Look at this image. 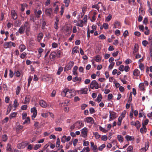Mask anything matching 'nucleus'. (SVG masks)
<instances>
[{"label": "nucleus", "mask_w": 152, "mask_h": 152, "mask_svg": "<svg viewBox=\"0 0 152 152\" xmlns=\"http://www.w3.org/2000/svg\"><path fill=\"white\" fill-rule=\"evenodd\" d=\"M88 88H90L92 89H97L99 88V84L96 80H94L91 82L90 85L88 86Z\"/></svg>", "instance_id": "2"}, {"label": "nucleus", "mask_w": 152, "mask_h": 152, "mask_svg": "<svg viewBox=\"0 0 152 152\" xmlns=\"http://www.w3.org/2000/svg\"><path fill=\"white\" fill-rule=\"evenodd\" d=\"M102 99V96L101 94H98L96 99V101L98 103L99 102L101 101Z\"/></svg>", "instance_id": "32"}, {"label": "nucleus", "mask_w": 152, "mask_h": 152, "mask_svg": "<svg viewBox=\"0 0 152 152\" xmlns=\"http://www.w3.org/2000/svg\"><path fill=\"white\" fill-rule=\"evenodd\" d=\"M75 94L74 91L68 88H65L61 92V94L63 97L66 96L69 98H71L75 95Z\"/></svg>", "instance_id": "1"}, {"label": "nucleus", "mask_w": 152, "mask_h": 152, "mask_svg": "<svg viewBox=\"0 0 152 152\" xmlns=\"http://www.w3.org/2000/svg\"><path fill=\"white\" fill-rule=\"evenodd\" d=\"M63 67L61 66L60 67L58 70L57 74L58 75H59L60 74L61 72L63 71Z\"/></svg>", "instance_id": "40"}, {"label": "nucleus", "mask_w": 152, "mask_h": 152, "mask_svg": "<svg viewBox=\"0 0 152 152\" xmlns=\"http://www.w3.org/2000/svg\"><path fill=\"white\" fill-rule=\"evenodd\" d=\"M58 46V44L56 42H53L52 44V47L54 48H55L57 47Z\"/></svg>", "instance_id": "59"}, {"label": "nucleus", "mask_w": 152, "mask_h": 152, "mask_svg": "<svg viewBox=\"0 0 152 152\" xmlns=\"http://www.w3.org/2000/svg\"><path fill=\"white\" fill-rule=\"evenodd\" d=\"M99 129L100 131L104 133H106L107 132V129H106L105 128H102L101 126H99Z\"/></svg>", "instance_id": "50"}, {"label": "nucleus", "mask_w": 152, "mask_h": 152, "mask_svg": "<svg viewBox=\"0 0 152 152\" xmlns=\"http://www.w3.org/2000/svg\"><path fill=\"white\" fill-rule=\"evenodd\" d=\"M23 26L24 27L25 29L30 28L29 24L28 21L25 22Z\"/></svg>", "instance_id": "23"}, {"label": "nucleus", "mask_w": 152, "mask_h": 152, "mask_svg": "<svg viewBox=\"0 0 152 152\" xmlns=\"http://www.w3.org/2000/svg\"><path fill=\"white\" fill-rule=\"evenodd\" d=\"M83 20H78L76 24V25L77 26L82 27L83 26Z\"/></svg>", "instance_id": "20"}, {"label": "nucleus", "mask_w": 152, "mask_h": 152, "mask_svg": "<svg viewBox=\"0 0 152 152\" xmlns=\"http://www.w3.org/2000/svg\"><path fill=\"white\" fill-rule=\"evenodd\" d=\"M19 48L20 49V51L22 52L26 48V47L23 44H21L19 46Z\"/></svg>", "instance_id": "24"}, {"label": "nucleus", "mask_w": 152, "mask_h": 152, "mask_svg": "<svg viewBox=\"0 0 152 152\" xmlns=\"http://www.w3.org/2000/svg\"><path fill=\"white\" fill-rule=\"evenodd\" d=\"M30 122V119L29 117H27L26 119L23 123V124H29Z\"/></svg>", "instance_id": "43"}, {"label": "nucleus", "mask_w": 152, "mask_h": 152, "mask_svg": "<svg viewBox=\"0 0 152 152\" xmlns=\"http://www.w3.org/2000/svg\"><path fill=\"white\" fill-rule=\"evenodd\" d=\"M39 104L41 107L43 108H46L48 106L47 104L43 100H41L40 101Z\"/></svg>", "instance_id": "14"}, {"label": "nucleus", "mask_w": 152, "mask_h": 152, "mask_svg": "<svg viewBox=\"0 0 152 152\" xmlns=\"http://www.w3.org/2000/svg\"><path fill=\"white\" fill-rule=\"evenodd\" d=\"M14 107L16 108L19 105V104L18 102V101L16 99H15L13 102V104Z\"/></svg>", "instance_id": "34"}, {"label": "nucleus", "mask_w": 152, "mask_h": 152, "mask_svg": "<svg viewBox=\"0 0 152 152\" xmlns=\"http://www.w3.org/2000/svg\"><path fill=\"white\" fill-rule=\"evenodd\" d=\"M101 4V2H99L97 4L95 5H93L92 6V7L93 8H94L96 9L98 11H99V9L100 8L99 7V6L98 4Z\"/></svg>", "instance_id": "30"}, {"label": "nucleus", "mask_w": 152, "mask_h": 152, "mask_svg": "<svg viewBox=\"0 0 152 152\" xmlns=\"http://www.w3.org/2000/svg\"><path fill=\"white\" fill-rule=\"evenodd\" d=\"M20 87L19 86H18L16 88V94L17 95H19L20 92Z\"/></svg>", "instance_id": "38"}, {"label": "nucleus", "mask_w": 152, "mask_h": 152, "mask_svg": "<svg viewBox=\"0 0 152 152\" xmlns=\"http://www.w3.org/2000/svg\"><path fill=\"white\" fill-rule=\"evenodd\" d=\"M139 67L141 70H142L144 69V66L142 64L140 63L139 65Z\"/></svg>", "instance_id": "57"}, {"label": "nucleus", "mask_w": 152, "mask_h": 152, "mask_svg": "<svg viewBox=\"0 0 152 152\" xmlns=\"http://www.w3.org/2000/svg\"><path fill=\"white\" fill-rule=\"evenodd\" d=\"M48 113H48V112L47 113H41V116L44 118H47V117H48Z\"/></svg>", "instance_id": "56"}, {"label": "nucleus", "mask_w": 152, "mask_h": 152, "mask_svg": "<svg viewBox=\"0 0 152 152\" xmlns=\"http://www.w3.org/2000/svg\"><path fill=\"white\" fill-rule=\"evenodd\" d=\"M78 69V67L76 66H75L73 69L72 73L73 75H78V73L77 71Z\"/></svg>", "instance_id": "18"}, {"label": "nucleus", "mask_w": 152, "mask_h": 152, "mask_svg": "<svg viewBox=\"0 0 152 152\" xmlns=\"http://www.w3.org/2000/svg\"><path fill=\"white\" fill-rule=\"evenodd\" d=\"M64 5H62L61 7V10L60 11L61 15H62L64 12Z\"/></svg>", "instance_id": "53"}, {"label": "nucleus", "mask_w": 152, "mask_h": 152, "mask_svg": "<svg viewBox=\"0 0 152 152\" xmlns=\"http://www.w3.org/2000/svg\"><path fill=\"white\" fill-rule=\"evenodd\" d=\"M110 119L109 121H112L115 119L117 117V114L116 113L112 111H109Z\"/></svg>", "instance_id": "4"}, {"label": "nucleus", "mask_w": 152, "mask_h": 152, "mask_svg": "<svg viewBox=\"0 0 152 152\" xmlns=\"http://www.w3.org/2000/svg\"><path fill=\"white\" fill-rule=\"evenodd\" d=\"M135 126L137 129H140V127L141 125L140 124V123L139 121H136V124Z\"/></svg>", "instance_id": "42"}, {"label": "nucleus", "mask_w": 152, "mask_h": 152, "mask_svg": "<svg viewBox=\"0 0 152 152\" xmlns=\"http://www.w3.org/2000/svg\"><path fill=\"white\" fill-rule=\"evenodd\" d=\"M138 50V47L137 45H135L133 50V53L135 54L137 53Z\"/></svg>", "instance_id": "33"}, {"label": "nucleus", "mask_w": 152, "mask_h": 152, "mask_svg": "<svg viewBox=\"0 0 152 152\" xmlns=\"http://www.w3.org/2000/svg\"><path fill=\"white\" fill-rule=\"evenodd\" d=\"M149 147V145L148 143L145 144V148H142L140 149V151L142 152H145L146 150L148 149Z\"/></svg>", "instance_id": "26"}, {"label": "nucleus", "mask_w": 152, "mask_h": 152, "mask_svg": "<svg viewBox=\"0 0 152 152\" xmlns=\"http://www.w3.org/2000/svg\"><path fill=\"white\" fill-rule=\"evenodd\" d=\"M125 138L128 141L133 140L134 139V138L133 137L130 136L128 135L126 136Z\"/></svg>", "instance_id": "29"}, {"label": "nucleus", "mask_w": 152, "mask_h": 152, "mask_svg": "<svg viewBox=\"0 0 152 152\" xmlns=\"http://www.w3.org/2000/svg\"><path fill=\"white\" fill-rule=\"evenodd\" d=\"M15 75L17 77H19L20 76V73L19 71H15Z\"/></svg>", "instance_id": "54"}, {"label": "nucleus", "mask_w": 152, "mask_h": 152, "mask_svg": "<svg viewBox=\"0 0 152 152\" xmlns=\"http://www.w3.org/2000/svg\"><path fill=\"white\" fill-rule=\"evenodd\" d=\"M105 147V145L103 144L100 145L99 148L98 149L100 151H102V149Z\"/></svg>", "instance_id": "52"}, {"label": "nucleus", "mask_w": 152, "mask_h": 152, "mask_svg": "<svg viewBox=\"0 0 152 152\" xmlns=\"http://www.w3.org/2000/svg\"><path fill=\"white\" fill-rule=\"evenodd\" d=\"M112 18V16L111 14H109L108 16L106 18V20L107 22H109L110 21Z\"/></svg>", "instance_id": "51"}, {"label": "nucleus", "mask_w": 152, "mask_h": 152, "mask_svg": "<svg viewBox=\"0 0 152 152\" xmlns=\"http://www.w3.org/2000/svg\"><path fill=\"white\" fill-rule=\"evenodd\" d=\"M147 131L146 128L145 126L143 125L142 127L140 129V132L141 133L143 134L145 133Z\"/></svg>", "instance_id": "22"}, {"label": "nucleus", "mask_w": 152, "mask_h": 152, "mask_svg": "<svg viewBox=\"0 0 152 152\" xmlns=\"http://www.w3.org/2000/svg\"><path fill=\"white\" fill-rule=\"evenodd\" d=\"M56 53L55 52H52L50 55V58L51 61H53L55 59L56 57Z\"/></svg>", "instance_id": "16"}, {"label": "nucleus", "mask_w": 152, "mask_h": 152, "mask_svg": "<svg viewBox=\"0 0 152 152\" xmlns=\"http://www.w3.org/2000/svg\"><path fill=\"white\" fill-rule=\"evenodd\" d=\"M94 134L96 139H98L100 137V135L97 132H95Z\"/></svg>", "instance_id": "64"}, {"label": "nucleus", "mask_w": 152, "mask_h": 152, "mask_svg": "<svg viewBox=\"0 0 152 152\" xmlns=\"http://www.w3.org/2000/svg\"><path fill=\"white\" fill-rule=\"evenodd\" d=\"M30 28L26 29V34L27 36H29L30 35Z\"/></svg>", "instance_id": "58"}, {"label": "nucleus", "mask_w": 152, "mask_h": 152, "mask_svg": "<svg viewBox=\"0 0 152 152\" xmlns=\"http://www.w3.org/2000/svg\"><path fill=\"white\" fill-rule=\"evenodd\" d=\"M6 150L8 151H11L12 150L11 145L9 143L7 144V145Z\"/></svg>", "instance_id": "44"}, {"label": "nucleus", "mask_w": 152, "mask_h": 152, "mask_svg": "<svg viewBox=\"0 0 152 152\" xmlns=\"http://www.w3.org/2000/svg\"><path fill=\"white\" fill-rule=\"evenodd\" d=\"M64 2L65 4V7H67L70 2L69 0H64Z\"/></svg>", "instance_id": "48"}, {"label": "nucleus", "mask_w": 152, "mask_h": 152, "mask_svg": "<svg viewBox=\"0 0 152 152\" xmlns=\"http://www.w3.org/2000/svg\"><path fill=\"white\" fill-rule=\"evenodd\" d=\"M33 79V77H31V76H29L28 77V86L29 87L30 84L31 83V81Z\"/></svg>", "instance_id": "37"}, {"label": "nucleus", "mask_w": 152, "mask_h": 152, "mask_svg": "<svg viewBox=\"0 0 152 152\" xmlns=\"http://www.w3.org/2000/svg\"><path fill=\"white\" fill-rule=\"evenodd\" d=\"M85 122L87 123H89L91 124H93L94 122V120L93 118L91 117H88L84 119Z\"/></svg>", "instance_id": "7"}, {"label": "nucleus", "mask_w": 152, "mask_h": 152, "mask_svg": "<svg viewBox=\"0 0 152 152\" xmlns=\"http://www.w3.org/2000/svg\"><path fill=\"white\" fill-rule=\"evenodd\" d=\"M78 47H75L72 50V54H74L75 53H77L78 52L77 49Z\"/></svg>", "instance_id": "31"}, {"label": "nucleus", "mask_w": 152, "mask_h": 152, "mask_svg": "<svg viewBox=\"0 0 152 152\" xmlns=\"http://www.w3.org/2000/svg\"><path fill=\"white\" fill-rule=\"evenodd\" d=\"M21 5V10L22 12L24 11L25 7H27L28 6V5L26 4H22Z\"/></svg>", "instance_id": "35"}, {"label": "nucleus", "mask_w": 152, "mask_h": 152, "mask_svg": "<svg viewBox=\"0 0 152 152\" xmlns=\"http://www.w3.org/2000/svg\"><path fill=\"white\" fill-rule=\"evenodd\" d=\"M88 91V90L87 88H84L78 91L77 92L80 94H86L87 93Z\"/></svg>", "instance_id": "6"}, {"label": "nucleus", "mask_w": 152, "mask_h": 152, "mask_svg": "<svg viewBox=\"0 0 152 152\" xmlns=\"http://www.w3.org/2000/svg\"><path fill=\"white\" fill-rule=\"evenodd\" d=\"M118 140L120 142H122L123 141V138L122 136L121 135H118L117 136Z\"/></svg>", "instance_id": "41"}, {"label": "nucleus", "mask_w": 152, "mask_h": 152, "mask_svg": "<svg viewBox=\"0 0 152 152\" xmlns=\"http://www.w3.org/2000/svg\"><path fill=\"white\" fill-rule=\"evenodd\" d=\"M91 145L92 148V150L94 152H97L98 151V148L96 145H94V142H91Z\"/></svg>", "instance_id": "13"}, {"label": "nucleus", "mask_w": 152, "mask_h": 152, "mask_svg": "<svg viewBox=\"0 0 152 152\" xmlns=\"http://www.w3.org/2000/svg\"><path fill=\"white\" fill-rule=\"evenodd\" d=\"M44 51V50L41 48H40L39 49L38 52V53L39 54V55H38V56H39V57L41 56V53L43 52Z\"/></svg>", "instance_id": "46"}, {"label": "nucleus", "mask_w": 152, "mask_h": 152, "mask_svg": "<svg viewBox=\"0 0 152 152\" xmlns=\"http://www.w3.org/2000/svg\"><path fill=\"white\" fill-rule=\"evenodd\" d=\"M121 27V23L119 21H115L114 22V24L113 28H119Z\"/></svg>", "instance_id": "12"}, {"label": "nucleus", "mask_w": 152, "mask_h": 152, "mask_svg": "<svg viewBox=\"0 0 152 152\" xmlns=\"http://www.w3.org/2000/svg\"><path fill=\"white\" fill-rule=\"evenodd\" d=\"M52 12V9L51 8L47 9L45 11V13L46 15L49 17H51V14Z\"/></svg>", "instance_id": "10"}, {"label": "nucleus", "mask_w": 152, "mask_h": 152, "mask_svg": "<svg viewBox=\"0 0 152 152\" xmlns=\"http://www.w3.org/2000/svg\"><path fill=\"white\" fill-rule=\"evenodd\" d=\"M81 131L82 137H87V133L88 132V129L87 128H84L81 130Z\"/></svg>", "instance_id": "8"}, {"label": "nucleus", "mask_w": 152, "mask_h": 152, "mask_svg": "<svg viewBox=\"0 0 152 152\" xmlns=\"http://www.w3.org/2000/svg\"><path fill=\"white\" fill-rule=\"evenodd\" d=\"M30 99V97L28 95L26 96L23 103L24 104H28Z\"/></svg>", "instance_id": "17"}, {"label": "nucleus", "mask_w": 152, "mask_h": 152, "mask_svg": "<svg viewBox=\"0 0 152 152\" xmlns=\"http://www.w3.org/2000/svg\"><path fill=\"white\" fill-rule=\"evenodd\" d=\"M31 112L32 115H31V118L34 120L36 117L37 114V110L35 107H34L31 108Z\"/></svg>", "instance_id": "3"}, {"label": "nucleus", "mask_w": 152, "mask_h": 152, "mask_svg": "<svg viewBox=\"0 0 152 152\" xmlns=\"http://www.w3.org/2000/svg\"><path fill=\"white\" fill-rule=\"evenodd\" d=\"M133 147L131 146H129L127 149V152H133Z\"/></svg>", "instance_id": "39"}, {"label": "nucleus", "mask_w": 152, "mask_h": 152, "mask_svg": "<svg viewBox=\"0 0 152 152\" xmlns=\"http://www.w3.org/2000/svg\"><path fill=\"white\" fill-rule=\"evenodd\" d=\"M60 144V140L59 138H58L57 139L56 146L57 148L58 147H59Z\"/></svg>", "instance_id": "45"}, {"label": "nucleus", "mask_w": 152, "mask_h": 152, "mask_svg": "<svg viewBox=\"0 0 152 152\" xmlns=\"http://www.w3.org/2000/svg\"><path fill=\"white\" fill-rule=\"evenodd\" d=\"M4 46V48H10L12 46L15 47V44L12 42H9L5 43Z\"/></svg>", "instance_id": "5"}, {"label": "nucleus", "mask_w": 152, "mask_h": 152, "mask_svg": "<svg viewBox=\"0 0 152 152\" xmlns=\"http://www.w3.org/2000/svg\"><path fill=\"white\" fill-rule=\"evenodd\" d=\"M74 62L73 61H70L69 62L68 65L66 66L65 69L68 70L70 69L73 66Z\"/></svg>", "instance_id": "11"}, {"label": "nucleus", "mask_w": 152, "mask_h": 152, "mask_svg": "<svg viewBox=\"0 0 152 152\" xmlns=\"http://www.w3.org/2000/svg\"><path fill=\"white\" fill-rule=\"evenodd\" d=\"M11 15L14 19L15 20L17 18V15L15 10H12L11 11Z\"/></svg>", "instance_id": "15"}, {"label": "nucleus", "mask_w": 152, "mask_h": 152, "mask_svg": "<svg viewBox=\"0 0 152 152\" xmlns=\"http://www.w3.org/2000/svg\"><path fill=\"white\" fill-rule=\"evenodd\" d=\"M76 128L79 129L84 126V124L81 121H78L75 123Z\"/></svg>", "instance_id": "9"}, {"label": "nucleus", "mask_w": 152, "mask_h": 152, "mask_svg": "<svg viewBox=\"0 0 152 152\" xmlns=\"http://www.w3.org/2000/svg\"><path fill=\"white\" fill-rule=\"evenodd\" d=\"M25 30V29L24 27L22 25L19 29L18 32L20 34H23Z\"/></svg>", "instance_id": "19"}, {"label": "nucleus", "mask_w": 152, "mask_h": 152, "mask_svg": "<svg viewBox=\"0 0 152 152\" xmlns=\"http://www.w3.org/2000/svg\"><path fill=\"white\" fill-rule=\"evenodd\" d=\"M140 74V71L137 69H135L133 72V75L135 76H138Z\"/></svg>", "instance_id": "27"}, {"label": "nucleus", "mask_w": 152, "mask_h": 152, "mask_svg": "<svg viewBox=\"0 0 152 152\" xmlns=\"http://www.w3.org/2000/svg\"><path fill=\"white\" fill-rule=\"evenodd\" d=\"M118 69L121 71H123L124 70V66L123 65H121L119 67Z\"/></svg>", "instance_id": "61"}, {"label": "nucleus", "mask_w": 152, "mask_h": 152, "mask_svg": "<svg viewBox=\"0 0 152 152\" xmlns=\"http://www.w3.org/2000/svg\"><path fill=\"white\" fill-rule=\"evenodd\" d=\"M43 36V34L42 33H39L37 35V41L39 42L42 38Z\"/></svg>", "instance_id": "21"}, {"label": "nucleus", "mask_w": 152, "mask_h": 152, "mask_svg": "<svg viewBox=\"0 0 152 152\" xmlns=\"http://www.w3.org/2000/svg\"><path fill=\"white\" fill-rule=\"evenodd\" d=\"M114 64V62H112L111 63V64H110L108 67L109 69H112Z\"/></svg>", "instance_id": "63"}, {"label": "nucleus", "mask_w": 152, "mask_h": 152, "mask_svg": "<svg viewBox=\"0 0 152 152\" xmlns=\"http://www.w3.org/2000/svg\"><path fill=\"white\" fill-rule=\"evenodd\" d=\"M17 113L16 112H13L12 113H11L10 115V118L11 119L12 118L15 117Z\"/></svg>", "instance_id": "47"}, {"label": "nucleus", "mask_w": 152, "mask_h": 152, "mask_svg": "<svg viewBox=\"0 0 152 152\" xmlns=\"http://www.w3.org/2000/svg\"><path fill=\"white\" fill-rule=\"evenodd\" d=\"M101 60V58L99 55L96 56V57L95 61L96 62L100 61Z\"/></svg>", "instance_id": "49"}, {"label": "nucleus", "mask_w": 152, "mask_h": 152, "mask_svg": "<svg viewBox=\"0 0 152 152\" xmlns=\"http://www.w3.org/2000/svg\"><path fill=\"white\" fill-rule=\"evenodd\" d=\"M66 136L65 135H64L61 138V142L63 143H64L66 141Z\"/></svg>", "instance_id": "55"}, {"label": "nucleus", "mask_w": 152, "mask_h": 152, "mask_svg": "<svg viewBox=\"0 0 152 152\" xmlns=\"http://www.w3.org/2000/svg\"><path fill=\"white\" fill-rule=\"evenodd\" d=\"M142 45L145 47L148 44V42L146 40L143 41L142 42Z\"/></svg>", "instance_id": "62"}, {"label": "nucleus", "mask_w": 152, "mask_h": 152, "mask_svg": "<svg viewBox=\"0 0 152 152\" xmlns=\"http://www.w3.org/2000/svg\"><path fill=\"white\" fill-rule=\"evenodd\" d=\"M59 19L58 18H56V21L54 24V28L57 30L58 29V24Z\"/></svg>", "instance_id": "25"}, {"label": "nucleus", "mask_w": 152, "mask_h": 152, "mask_svg": "<svg viewBox=\"0 0 152 152\" xmlns=\"http://www.w3.org/2000/svg\"><path fill=\"white\" fill-rule=\"evenodd\" d=\"M2 139L4 142H6L8 139V137L7 135L4 134L2 136Z\"/></svg>", "instance_id": "36"}, {"label": "nucleus", "mask_w": 152, "mask_h": 152, "mask_svg": "<svg viewBox=\"0 0 152 152\" xmlns=\"http://www.w3.org/2000/svg\"><path fill=\"white\" fill-rule=\"evenodd\" d=\"M139 88L141 91H143L145 90V85L143 83H140L139 86Z\"/></svg>", "instance_id": "28"}, {"label": "nucleus", "mask_w": 152, "mask_h": 152, "mask_svg": "<svg viewBox=\"0 0 152 152\" xmlns=\"http://www.w3.org/2000/svg\"><path fill=\"white\" fill-rule=\"evenodd\" d=\"M41 146V145L40 144L36 145L34 147V150H37Z\"/></svg>", "instance_id": "60"}]
</instances>
